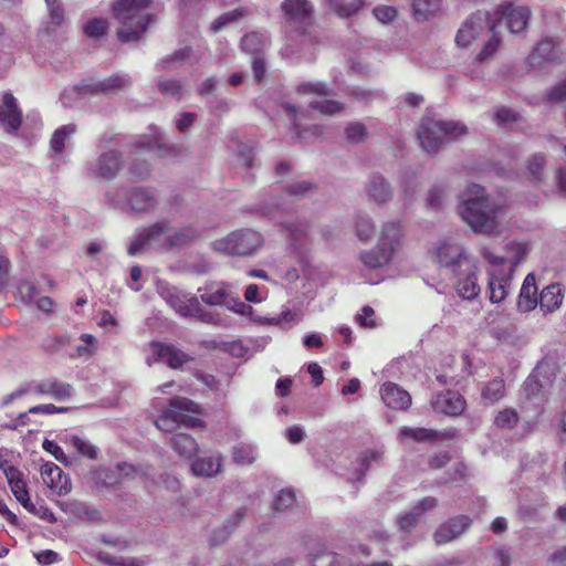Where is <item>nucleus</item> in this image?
<instances>
[{
    "label": "nucleus",
    "mask_w": 566,
    "mask_h": 566,
    "mask_svg": "<svg viewBox=\"0 0 566 566\" xmlns=\"http://www.w3.org/2000/svg\"><path fill=\"white\" fill-rule=\"evenodd\" d=\"M150 3L151 0H117L113 3L114 15L122 23L117 31L122 42L139 41L147 31L154 15L144 11Z\"/></svg>",
    "instance_id": "obj_1"
},
{
    "label": "nucleus",
    "mask_w": 566,
    "mask_h": 566,
    "mask_svg": "<svg viewBox=\"0 0 566 566\" xmlns=\"http://www.w3.org/2000/svg\"><path fill=\"white\" fill-rule=\"evenodd\" d=\"M468 191L474 195L473 198L464 200L460 208V216L473 231L490 234L496 231L497 210L489 202L484 195V188L480 185H472Z\"/></svg>",
    "instance_id": "obj_2"
},
{
    "label": "nucleus",
    "mask_w": 566,
    "mask_h": 566,
    "mask_svg": "<svg viewBox=\"0 0 566 566\" xmlns=\"http://www.w3.org/2000/svg\"><path fill=\"white\" fill-rule=\"evenodd\" d=\"M199 412V405L189 398L174 397L169 400L167 409L157 418L155 424L158 429L167 432H172L180 424L197 428L202 424V421L193 415Z\"/></svg>",
    "instance_id": "obj_3"
},
{
    "label": "nucleus",
    "mask_w": 566,
    "mask_h": 566,
    "mask_svg": "<svg viewBox=\"0 0 566 566\" xmlns=\"http://www.w3.org/2000/svg\"><path fill=\"white\" fill-rule=\"evenodd\" d=\"M401 227L399 222H386L380 232L377 245L360 253V261L366 268L377 269L388 264L401 241Z\"/></svg>",
    "instance_id": "obj_4"
},
{
    "label": "nucleus",
    "mask_w": 566,
    "mask_h": 566,
    "mask_svg": "<svg viewBox=\"0 0 566 566\" xmlns=\"http://www.w3.org/2000/svg\"><path fill=\"white\" fill-rule=\"evenodd\" d=\"M465 134L463 125L431 118H423L418 130L421 146L429 154L437 153L446 142L455 140Z\"/></svg>",
    "instance_id": "obj_5"
},
{
    "label": "nucleus",
    "mask_w": 566,
    "mask_h": 566,
    "mask_svg": "<svg viewBox=\"0 0 566 566\" xmlns=\"http://www.w3.org/2000/svg\"><path fill=\"white\" fill-rule=\"evenodd\" d=\"M264 244L262 234L252 229H239L214 241L216 251L226 255H252Z\"/></svg>",
    "instance_id": "obj_6"
},
{
    "label": "nucleus",
    "mask_w": 566,
    "mask_h": 566,
    "mask_svg": "<svg viewBox=\"0 0 566 566\" xmlns=\"http://www.w3.org/2000/svg\"><path fill=\"white\" fill-rule=\"evenodd\" d=\"M199 291H203L200 295L201 301L209 306H223L234 313L242 314L245 304L240 300L238 293L224 283H212Z\"/></svg>",
    "instance_id": "obj_7"
},
{
    "label": "nucleus",
    "mask_w": 566,
    "mask_h": 566,
    "mask_svg": "<svg viewBox=\"0 0 566 566\" xmlns=\"http://www.w3.org/2000/svg\"><path fill=\"white\" fill-rule=\"evenodd\" d=\"M494 29L496 24L492 23L490 14L485 11H476L459 29L455 43L460 48H468L488 30L494 31Z\"/></svg>",
    "instance_id": "obj_8"
},
{
    "label": "nucleus",
    "mask_w": 566,
    "mask_h": 566,
    "mask_svg": "<svg viewBox=\"0 0 566 566\" xmlns=\"http://www.w3.org/2000/svg\"><path fill=\"white\" fill-rule=\"evenodd\" d=\"M478 268L472 260H461L455 273H451L455 291L463 300H474L480 295L481 287L478 283Z\"/></svg>",
    "instance_id": "obj_9"
},
{
    "label": "nucleus",
    "mask_w": 566,
    "mask_h": 566,
    "mask_svg": "<svg viewBox=\"0 0 566 566\" xmlns=\"http://www.w3.org/2000/svg\"><path fill=\"white\" fill-rule=\"evenodd\" d=\"M530 17L531 11L527 7L505 2L497 7L491 20L496 27L504 23L510 32L518 33L526 29Z\"/></svg>",
    "instance_id": "obj_10"
},
{
    "label": "nucleus",
    "mask_w": 566,
    "mask_h": 566,
    "mask_svg": "<svg viewBox=\"0 0 566 566\" xmlns=\"http://www.w3.org/2000/svg\"><path fill=\"white\" fill-rule=\"evenodd\" d=\"M297 92L301 94H316L323 97L322 99L314 101L310 104L311 108L318 111L321 114L333 115L344 109L343 103L335 101L333 98H328L329 96H335V92L325 83L305 82L298 85Z\"/></svg>",
    "instance_id": "obj_11"
},
{
    "label": "nucleus",
    "mask_w": 566,
    "mask_h": 566,
    "mask_svg": "<svg viewBox=\"0 0 566 566\" xmlns=\"http://www.w3.org/2000/svg\"><path fill=\"white\" fill-rule=\"evenodd\" d=\"M124 164L122 151L108 149L102 153L96 161L88 167L87 174L92 178L109 181L117 177L124 168Z\"/></svg>",
    "instance_id": "obj_12"
},
{
    "label": "nucleus",
    "mask_w": 566,
    "mask_h": 566,
    "mask_svg": "<svg viewBox=\"0 0 566 566\" xmlns=\"http://www.w3.org/2000/svg\"><path fill=\"white\" fill-rule=\"evenodd\" d=\"M0 469L6 475L10 490L17 501L28 512L38 514L35 505L31 502L23 473L17 467L10 465L8 461H1Z\"/></svg>",
    "instance_id": "obj_13"
},
{
    "label": "nucleus",
    "mask_w": 566,
    "mask_h": 566,
    "mask_svg": "<svg viewBox=\"0 0 566 566\" xmlns=\"http://www.w3.org/2000/svg\"><path fill=\"white\" fill-rule=\"evenodd\" d=\"M170 229L167 221H158L154 224L143 229L132 241L128 247L127 253L129 255H136L145 247H158L164 248L161 237Z\"/></svg>",
    "instance_id": "obj_14"
},
{
    "label": "nucleus",
    "mask_w": 566,
    "mask_h": 566,
    "mask_svg": "<svg viewBox=\"0 0 566 566\" xmlns=\"http://www.w3.org/2000/svg\"><path fill=\"white\" fill-rule=\"evenodd\" d=\"M513 266L492 269L489 271V300L493 304L501 303L506 298L510 292Z\"/></svg>",
    "instance_id": "obj_15"
},
{
    "label": "nucleus",
    "mask_w": 566,
    "mask_h": 566,
    "mask_svg": "<svg viewBox=\"0 0 566 566\" xmlns=\"http://www.w3.org/2000/svg\"><path fill=\"white\" fill-rule=\"evenodd\" d=\"M281 10L293 24L303 31L313 24L314 7L307 0H285L281 4Z\"/></svg>",
    "instance_id": "obj_16"
},
{
    "label": "nucleus",
    "mask_w": 566,
    "mask_h": 566,
    "mask_svg": "<svg viewBox=\"0 0 566 566\" xmlns=\"http://www.w3.org/2000/svg\"><path fill=\"white\" fill-rule=\"evenodd\" d=\"M23 120L22 111L12 93H3L0 99V124L8 133L20 129Z\"/></svg>",
    "instance_id": "obj_17"
},
{
    "label": "nucleus",
    "mask_w": 566,
    "mask_h": 566,
    "mask_svg": "<svg viewBox=\"0 0 566 566\" xmlns=\"http://www.w3.org/2000/svg\"><path fill=\"white\" fill-rule=\"evenodd\" d=\"M150 347L156 360L166 364L171 369H179L192 360V357L170 343L151 342Z\"/></svg>",
    "instance_id": "obj_18"
},
{
    "label": "nucleus",
    "mask_w": 566,
    "mask_h": 566,
    "mask_svg": "<svg viewBox=\"0 0 566 566\" xmlns=\"http://www.w3.org/2000/svg\"><path fill=\"white\" fill-rule=\"evenodd\" d=\"M40 472L43 483L57 495H65L71 492L72 484L70 478L55 463L45 462L41 467Z\"/></svg>",
    "instance_id": "obj_19"
},
{
    "label": "nucleus",
    "mask_w": 566,
    "mask_h": 566,
    "mask_svg": "<svg viewBox=\"0 0 566 566\" xmlns=\"http://www.w3.org/2000/svg\"><path fill=\"white\" fill-rule=\"evenodd\" d=\"M559 60L558 42L553 38L542 39L526 57L530 67H538L545 63H555Z\"/></svg>",
    "instance_id": "obj_20"
},
{
    "label": "nucleus",
    "mask_w": 566,
    "mask_h": 566,
    "mask_svg": "<svg viewBox=\"0 0 566 566\" xmlns=\"http://www.w3.org/2000/svg\"><path fill=\"white\" fill-rule=\"evenodd\" d=\"M384 403L394 410H408L411 406V396L395 382H385L380 388Z\"/></svg>",
    "instance_id": "obj_21"
},
{
    "label": "nucleus",
    "mask_w": 566,
    "mask_h": 566,
    "mask_svg": "<svg viewBox=\"0 0 566 566\" xmlns=\"http://www.w3.org/2000/svg\"><path fill=\"white\" fill-rule=\"evenodd\" d=\"M432 405L438 412L448 416H459L464 411L465 400L459 392L446 390L437 395Z\"/></svg>",
    "instance_id": "obj_22"
},
{
    "label": "nucleus",
    "mask_w": 566,
    "mask_h": 566,
    "mask_svg": "<svg viewBox=\"0 0 566 566\" xmlns=\"http://www.w3.org/2000/svg\"><path fill=\"white\" fill-rule=\"evenodd\" d=\"M539 294L537 293L536 279L533 273H528L522 284L517 297L516 307L521 313H530L538 306Z\"/></svg>",
    "instance_id": "obj_23"
},
{
    "label": "nucleus",
    "mask_w": 566,
    "mask_h": 566,
    "mask_svg": "<svg viewBox=\"0 0 566 566\" xmlns=\"http://www.w3.org/2000/svg\"><path fill=\"white\" fill-rule=\"evenodd\" d=\"M564 301V289L559 283H552L539 293L538 306L544 315L559 310Z\"/></svg>",
    "instance_id": "obj_24"
},
{
    "label": "nucleus",
    "mask_w": 566,
    "mask_h": 566,
    "mask_svg": "<svg viewBox=\"0 0 566 566\" xmlns=\"http://www.w3.org/2000/svg\"><path fill=\"white\" fill-rule=\"evenodd\" d=\"M33 391L36 395L50 396L57 401H62L72 396L73 388L67 382L60 381L55 378H49L39 381L34 386Z\"/></svg>",
    "instance_id": "obj_25"
},
{
    "label": "nucleus",
    "mask_w": 566,
    "mask_h": 566,
    "mask_svg": "<svg viewBox=\"0 0 566 566\" xmlns=\"http://www.w3.org/2000/svg\"><path fill=\"white\" fill-rule=\"evenodd\" d=\"M128 78L120 75H112L102 81L84 83L77 86L78 93H117L128 84Z\"/></svg>",
    "instance_id": "obj_26"
},
{
    "label": "nucleus",
    "mask_w": 566,
    "mask_h": 566,
    "mask_svg": "<svg viewBox=\"0 0 566 566\" xmlns=\"http://www.w3.org/2000/svg\"><path fill=\"white\" fill-rule=\"evenodd\" d=\"M455 522L459 524V531H453L449 521L441 524L434 532L433 538L437 545H444L450 543L458 536L464 533L472 524V518L468 515H458Z\"/></svg>",
    "instance_id": "obj_27"
},
{
    "label": "nucleus",
    "mask_w": 566,
    "mask_h": 566,
    "mask_svg": "<svg viewBox=\"0 0 566 566\" xmlns=\"http://www.w3.org/2000/svg\"><path fill=\"white\" fill-rule=\"evenodd\" d=\"M437 256L439 263L447 268L450 273H455L458 270V263L461 260H471L463 253V250L458 244L443 243L438 247Z\"/></svg>",
    "instance_id": "obj_28"
},
{
    "label": "nucleus",
    "mask_w": 566,
    "mask_h": 566,
    "mask_svg": "<svg viewBox=\"0 0 566 566\" xmlns=\"http://www.w3.org/2000/svg\"><path fill=\"white\" fill-rule=\"evenodd\" d=\"M127 202L132 210L138 212L150 211L157 206L155 196L143 187L133 188L127 196Z\"/></svg>",
    "instance_id": "obj_29"
},
{
    "label": "nucleus",
    "mask_w": 566,
    "mask_h": 566,
    "mask_svg": "<svg viewBox=\"0 0 566 566\" xmlns=\"http://www.w3.org/2000/svg\"><path fill=\"white\" fill-rule=\"evenodd\" d=\"M398 437L400 440L411 439L417 442L434 441L440 438H454L455 431H446L444 433L439 434L432 429L401 427L399 429Z\"/></svg>",
    "instance_id": "obj_30"
},
{
    "label": "nucleus",
    "mask_w": 566,
    "mask_h": 566,
    "mask_svg": "<svg viewBox=\"0 0 566 566\" xmlns=\"http://www.w3.org/2000/svg\"><path fill=\"white\" fill-rule=\"evenodd\" d=\"M370 199L377 203H385L392 198V189L381 175L375 174L366 186Z\"/></svg>",
    "instance_id": "obj_31"
},
{
    "label": "nucleus",
    "mask_w": 566,
    "mask_h": 566,
    "mask_svg": "<svg viewBox=\"0 0 566 566\" xmlns=\"http://www.w3.org/2000/svg\"><path fill=\"white\" fill-rule=\"evenodd\" d=\"M169 444L175 452L187 459L196 455L199 449L197 441L190 434L182 432L174 433Z\"/></svg>",
    "instance_id": "obj_32"
},
{
    "label": "nucleus",
    "mask_w": 566,
    "mask_h": 566,
    "mask_svg": "<svg viewBox=\"0 0 566 566\" xmlns=\"http://www.w3.org/2000/svg\"><path fill=\"white\" fill-rule=\"evenodd\" d=\"M221 470V458L203 457L198 458L191 463V471L197 476L211 478L217 475Z\"/></svg>",
    "instance_id": "obj_33"
},
{
    "label": "nucleus",
    "mask_w": 566,
    "mask_h": 566,
    "mask_svg": "<svg viewBox=\"0 0 566 566\" xmlns=\"http://www.w3.org/2000/svg\"><path fill=\"white\" fill-rule=\"evenodd\" d=\"M505 382L502 378L490 380L481 391L483 401L489 405H494L505 397Z\"/></svg>",
    "instance_id": "obj_34"
},
{
    "label": "nucleus",
    "mask_w": 566,
    "mask_h": 566,
    "mask_svg": "<svg viewBox=\"0 0 566 566\" xmlns=\"http://www.w3.org/2000/svg\"><path fill=\"white\" fill-rule=\"evenodd\" d=\"M546 166V158L543 154L536 153L528 157L526 161V178L531 182L542 181L543 172Z\"/></svg>",
    "instance_id": "obj_35"
},
{
    "label": "nucleus",
    "mask_w": 566,
    "mask_h": 566,
    "mask_svg": "<svg viewBox=\"0 0 566 566\" xmlns=\"http://www.w3.org/2000/svg\"><path fill=\"white\" fill-rule=\"evenodd\" d=\"M75 133V124H66L55 129L50 139L51 149L56 154H62L65 148V142Z\"/></svg>",
    "instance_id": "obj_36"
},
{
    "label": "nucleus",
    "mask_w": 566,
    "mask_h": 566,
    "mask_svg": "<svg viewBox=\"0 0 566 566\" xmlns=\"http://www.w3.org/2000/svg\"><path fill=\"white\" fill-rule=\"evenodd\" d=\"M104 482L106 485H115L119 484L125 478H135L138 474L137 468L127 464V463H118L115 468V472L104 471Z\"/></svg>",
    "instance_id": "obj_37"
},
{
    "label": "nucleus",
    "mask_w": 566,
    "mask_h": 566,
    "mask_svg": "<svg viewBox=\"0 0 566 566\" xmlns=\"http://www.w3.org/2000/svg\"><path fill=\"white\" fill-rule=\"evenodd\" d=\"M548 369V364L541 363L536 366L534 371L526 378L524 382V390L528 398L537 396L544 384L541 382L539 377L545 375Z\"/></svg>",
    "instance_id": "obj_38"
},
{
    "label": "nucleus",
    "mask_w": 566,
    "mask_h": 566,
    "mask_svg": "<svg viewBox=\"0 0 566 566\" xmlns=\"http://www.w3.org/2000/svg\"><path fill=\"white\" fill-rule=\"evenodd\" d=\"M198 298L192 297H186L184 295H179L177 293L170 294L168 297V304L181 316L184 317H190L192 314V311L195 308V304L197 303Z\"/></svg>",
    "instance_id": "obj_39"
},
{
    "label": "nucleus",
    "mask_w": 566,
    "mask_h": 566,
    "mask_svg": "<svg viewBox=\"0 0 566 566\" xmlns=\"http://www.w3.org/2000/svg\"><path fill=\"white\" fill-rule=\"evenodd\" d=\"M440 0H413L412 9L416 20H427L440 10Z\"/></svg>",
    "instance_id": "obj_40"
},
{
    "label": "nucleus",
    "mask_w": 566,
    "mask_h": 566,
    "mask_svg": "<svg viewBox=\"0 0 566 566\" xmlns=\"http://www.w3.org/2000/svg\"><path fill=\"white\" fill-rule=\"evenodd\" d=\"M334 12L339 18H350L356 14L363 7L364 0H352L345 2L344 0H327Z\"/></svg>",
    "instance_id": "obj_41"
},
{
    "label": "nucleus",
    "mask_w": 566,
    "mask_h": 566,
    "mask_svg": "<svg viewBox=\"0 0 566 566\" xmlns=\"http://www.w3.org/2000/svg\"><path fill=\"white\" fill-rule=\"evenodd\" d=\"M520 422V415L514 408L500 410L494 418V426L499 429H514Z\"/></svg>",
    "instance_id": "obj_42"
},
{
    "label": "nucleus",
    "mask_w": 566,
    "mask_h": 566,
    "mask_svg": "<svg viewBox=\"0 0 566 566\" xmlns=\"http://www.w3.org/2000/svg\"><path fill=\"white\" fill-rule=\"evenodd\" d=\"M197 237L195 230L190 228L181 229L175 232L172 235L167 238L163 243L164 249H170L172 247H181L192 241Z\"/></svg>",
    "instance_id": "obj_43"
},
{
    "label": "nucleus",
    "mask_w": 566,
    "mask_h": 566,
    "mask_svg": "<svg viewBox=\"0 0 566 566\" xmlns=\"http://www.w3.org/2000/svg\"><path fill=\"white\" fill-rule=\"evenodd\" d=\"M127 175L129 180L134 182L148 178L150 168L147 160H139L138 158L133 159L128 167Z\"/></svg>",
    "instance_id": "obj_44"
},
{
    "label": "nucleus",
    "mask_w": 566,
    "mask_h": 566,
    "mask_svg": "<svg viewBox=\"0 0 566 566\" xmlns=\"http://www.w3.org/2000/svg\"><path fill=\"white\" fill-rule=\"evenodd\" d=\"M190 317L196 318L206 324H212V325H223L224 324V319L220 314L202 308L199 303V300L195 304V308H193Z\"/></svg>",
    "instance_id": "obj_45"
},
{
    "label": "nucleus",
    "mask_w": 566,
    "mask_h": 566,
    "mask_svg": "<svg viewBox=\"0 0 566 566\" xmlns=\"http://www.w3.org/2000/svg\"><path fill=\"white\" fill-rule=\"evenodd\" d=\"M345 137L350 144H359L366 140L368 132L363 123L353 122L346 126Z\"/></svg>",
    "instance_id": "obj_46"
},
{
    "label": "nucleus",
    "mask_w": 566,
    "mask_h": 566,
    "mask_svg": "<svg viewBox=\"0 0 566 566\" xmlns=\"http://www.w3.org/2000/svg\"><path fill=\"white\" fill-rule=\"evenodd\" d=\"M506 251L512 254L507 266H513L514 272L515 268L525 259L528 247L527 243L513 241L506 245Z\"/></svg>",
    "instance_id": "obj_47"
},
{
    "label": "nucleus",
    "mask_w": 566,
    "mask_h": 566,
    "mask_svg": "<svg viewBox=\"0 0 566 566\" xmlns=\"http://www.w3.org/2000/svg\"><path fill=\"white\" fill-rule=\"evenodd\" d=\"M107 30L108 23L105 19L102 18H94L88 20L83 27V32L88 38H101L107 32Z\"/></svg>",
    "instance_id": "obj_48"
},
{
    "label": "nucleus",
    "mask_w": 566,
    "mask_h": 566,
    "mask_svg": "<svg viewBox=\"0 0 566 566\" xmlns=\"http://www.w3.org/2000/svg\"><path fill=\"white\" fill-rule=\"evenodd\" d=\"M375 223L368 216H358L356 221L357 237L363 240H369L375 234Z\"/></svg>",
    "instance_id": "obj_49"
},
{
    "label": "nucleus",
    "mask_w": 566,
    "mask_h": 566,
    "mask_svg": "<svg viewBox=\"0 0 566 566\" xmlns=\"http://www.w3.org/2000/svg\"><path fill=\"white\" fill-rule=\"evenodd\" d=\"M232 457L238 464H251L255 460L254 450L251 446L240 443L233 448Z\"/></svg>",
    "instance_id": "obj_50"
},
{
    "label": "nucleus",
    "mask_w": 566,
    "mask_h": 566,
    "mask_svg": "<svg viewBox=\"0 0 566 566\" xmlns=\"http://www.w3.org/2000/svg\"><path fill=\"white\" fill-rule=\"evenodd\" d=\"M158 91L167 96L180 99L182 96V85L178 80H163L157 84Z\"/></svg>",
    "instance_id": "obj_51"
},
{
    "label": "nucleus",
    "mask_w": 566,
    "mask_h": 566,
    "mask_svg": "<svg viewBox=\"0 0 566 566\" xmlns=\"http://www.w3.org/2000/svg\"><path fill=\"white\" fill-rule=\"evenodd\" d=\"M493 35L491 39L483 45L480 52L476 54L475 60L479 62H483L488 59H491L501 45V39L496 34V29H494Z\"/></svg>",
    "instance_id": "obj_52"
},
{
    "label": "nucleus",
    "mask_w": 566,
    "mask_h": 566,
    "mask_svg": "<svg viewBox=\"0 0 566 566\" xmlns=\"http://www.w3.org/2000/svg\"><path fill=\"white\" fill-rule=\"evenodd\" d=\"M296 496L293 490L284 489L281 490L274 499L273 507L277 512H282L294 505Z\"/></svg>",
    "instance_id": "obj_53"
},
{
    "label": "nucleus",
    "mask_w": 566,
    "mask_h": 566,
    "mask_svg": "<svg viewBox=\"0 0 566 566\" xmlns=\"http://www.w3.org/2000/svg\"><path fill=\"white\" fill-rule=\"evenodd\" d=\"M50 11L49 30H55L64 22V11L57 0H45Z\"/></svg>",
    "instance_id": "obj_54"
},
{
    "label": "nucleus",
    "mask_w": 566,
    "mask_h": 566,
    "mask_svg": "<svg viewBox=\"0 0 566 566\" xmlns=\"http://www.w3.org/2000/svg\"><path fill=\"white\" fill-rule=\"evenodd\" d=\"M521 116L517 112L505 106L496 108L494 113V120L501 126H507L512 123L518 122Z\"/></svg>",
    "instance_id": "obj_55"
},
{
    "label": "nucleus",
    "mask_w": 566,
    "mask_h": 566,
    "mask_svg": "<svg viewBox=\"0 0 566 566\" xmlns=\"http://www.w3.org/2000/svg\"><path fill=\"white\" fill-rule=\"evenodd\" d=\"M312 566H339V555L323 549L311 559Z\"/></svg>",
    "instance_id": "obj_56"
},
{
    "label": "nucleus",
    "mask_w": 566,
    "mask_h": 566,
    "mask_svg": "<svg viewBox=\"0 0 566 566\" xmlns=\"http://www.w3.org/2000/svg\"><path fill=\"white\" fill-rule=\"evenodd\" d=\"M72 443H73V447L76 449V451L78 453H81L82 455H84L88 459H96V457H97L96 448L87 440L82 439L77 436H74L72 438Z\"/></svg>",
    "instance_id": "obj_57"
},
{
    "label": "nucleus",
    "mask_w": 566,
    "mask_h": 566,
    "mask_svg": "<svg viewBox=\"0 0 566 566\" xmlns=\"http://www.w3.org/2000/svg\"><path fill=\"white\" fill-rule=\"evenodd\" d=\"M98 559L111 566H143L142 562H137L132 559L129 562H125L122 557H115L111 555L108 552L101 551L97 555Z\"/></svg>",
    "instance_id": "obj_58"
},
{
    "label": "nucleus",
    "mask_w": 566,
    "mask_h": 566,
    "mask_svg": "<svg viewBox=\"0 0 566 566\" xmlns=\"http://www.w3.org/2000/svg\"><path fill=\"white\" fill-rule=\"evenodd\" d=\"M241 48L243 51L249 53H256L261 51V36L255 32L245 34L241 39Z\"/></svg>",
    "instance_id": "obj_59"
},
{
    "label": "nucleus",
    "mask_w": 566,
    "mask_h": 566,
    "mask_svg": "<svg viewBox=\"0 0 566 566\" xmlns=\"http://www.w3.org/2000/svg\"><path fill=\"white\" fill-rule=\"evenodd\" d=\"M192 55V49L190 46H185L180 50L174 52L170 56L163 59L157 65L161 70H166L169 67V64L175 61H184Z\"/></svg>",
    "instance_id": "obj_60"
},
{
    "label": "nucleus",
    "mask_w": 566,
    "mask_h": 566,
    "mask_svg": "<svg viewBox=\"0 0 566 566\" xmlns=\"http://www.w3.org/2000/svg\"><path fill=\"white\" fill-rule=\"evenodd\" d=\"M244 12L242 9H234L232 11L226 12L221 14L213 23L212 30L219 31L223 25L237 21L239 18L243 17Z\"/></svg>",
    "instance_id": "obj_61"
},
{
    "label": "nucleus",
    "mask_w": 566,
    "mask_h": 566,
    "mask_svg": "<svg viewBox=\"0 0 566 566\" xmlns=\"http://www.w3.org/2000/svg\"><path fill=\"white\" fill-rule=\"evenodd\" d=\"M545 101L548 102H563L566 101V77L558 83L557 85H554L551 87L547 93L545 94Z\"/></svg>",
    "instance_id": "obj_62"
},
{
    "label": "nucleus",
    "mask_w": 566,
    "mask_h": 566,
    "mask_svg": "<svg viewBox=\"0 0 566 566\" xmlns=\"http://www.w3.org/2000/svg\"><path fill=\"white\" fill-rule=\"evenodd\" d=\"M373 12L375 18L381 23L391 22L397 17V10L391 6L376 7Z\"/></svg>",
    "instance_id": "obj_63"
},
{
    "label": "nucleus",
    "mask_w": 566,
    "mask_h": 566,
    "mask_svg": "<svg viewBox=\"0 0 566 566\" xmlns=\"http://www.w3.org/2000/svg\"><path fill=\"white\" fill-rule=\"evenodd\" d=\"M375 311L370 306H364L361 308V314L357 316V322L360 326L366 328L376 327V321L374 318Z\"/></svg>",
    "instance_id": "obj_64"
}]
</instances>
